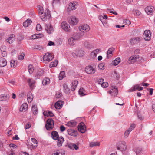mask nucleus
Masks as SVG:
<instances>
[{
  "instance_id": "14",
  "label": "nucleus",
  "mask_w": 155,
  "mask_h": 155,
  "mask_svg": "<svg viewBox=\"0 0 155 155\" xmlns=\"http://www.w3.org/2000/svg\"><path fill=\"white\" fill-rule=\"evenodd\" d=\"M85 124L83 122H81L78 126V130L81 133H84L86 131V127H84Z\"/></svg>"
},
{
  "instance_id": "29",
  "label": "nucleus",
  "mask_w": 155,
  "mask_h": 155,
  "mask_svg": "<svg viewBox=\"0 0 155 155\" xmlns=\"http://www.w3.org/2000/svg\"><path fill=\"white\" fill-rule=\"evenodd\" d=\"M76 39H75V37L70 38L68 41L69 44L71 46H73L75 45Z\"/></svg>"
},
{
  "instance_id": "9",
  "label": "nucleus",
  "mask_w": 155,
  "mask_h": 155,
  "mask_svg": "<svg viewBox=\"0 0 155 155\" xmlns=\"http://www.w3.org/2000/svg\"><path fill=\"white\" fill-rule=\"evenodd\" d=\"M69 22L71 25H76L78 22V19L75 16H71L70 19L69 20Z\"/></svg>"
},
{
  "instance_id": "20",
  "label": "nucleus",
  "mask_w": 155,
  "mask_h": 155,
  "mask_svg": "<svg viewBox=\"0 0 155 155\" xmlns=\"http://www.w3.org/2000/svg\"><path fill=\"white\" fill-rule=\"evenodd\" d=\"M45 29L49 34H51L53 31V28L50 24L46 25Z\"/></svg>"
},
{
  "instance_id": "22",
  "label": "nucleus",
  "mask_w": 155,
  "mask_h": 155,
  "mask_svg": "<svg viewBox=\"0 0 155 155\" xmlns=\"http://www.w3.org/2000/svg\"><path fill=\"white\" fill-rule=\"evenodd\" d=\"M10 98L9 95L8 94H3L0 95V101H6L9 100Z\"/></svg>"
},
{
  "instance_id": "8",
  "label": "nucleus",
  "mask_w": 155,
  "mask_h": 155,
  "mask_svg": "<svg viewBox=\"0 0 155 155\" xmlns=\"http://www.w3.org/2000/svg\"><path fill=\"white\" fill-rule=\"evenodd\" d=\"M85 71L88 74H93L96 71L91 66H87L85 68Z\"/></svg>"
},
{
  "instance_id": "24",
  "label": "nucleus",
  "mask_w": 155,
  "mask_h": 155,
  "mask_svg": "<svg viewBox=\"0 0 155 155\" xmlns=\"http://www.w3.org/2000/svg\"><path fill=\"white\" fill-rule=\"evenodd\" d=\"M27 81L30 88L33 89L34 86V84L35 82V81L32 79L29 78L28 79Z\"/></svg>"
},
{
  "instance_id": "32",
  "label": "nucleus",
  "mask_w": 155,
  "mask_h": 155,
  "mask_svg": "<svg viewBox=\"0 0 155 155\" xmlns=\"http://www.w3.org/2000/svg\"><path fill=\"white\" fill-rule=\"evenodd\" d=\"M68 147L71 149H74L76 150H77L78 149V146L75 144L73 143H69L68 144Z\"/></svg>"
},
{
  "instance_id": "5",
  "label": "nucleus",
  "mask_w": 155,
  "mask_h": 155,
  "mask_svg": "<svg viewBox=\"0 0 155 155\" xmlns=\"http://www.w3.org/2000/svg\"><path fill=\"white\" fill-rule=\"evenodd\" d=\"M53 58V57L51 54V53H46L43 57V60L44 61L49 62Z\"/></svg>"
},
{
  "instance_id": "25",
  "label": "nucleus",
  "mask_w": 155,
  "mask_h": 155,
  "mask_svg": "<svg viewBox=\"0 0 155 155\" xmlns=\"http://www.w3.org/2000/svg\"><path fill=\"white\" fill-rule=\"evenodd\" d=\"M57 140V146L58 147L62 146L64 141V138L62 137L61 136L58 138Z\"/></svg>"
},
{
  "instance_id": "15",
  "label": "nucleus",
  "mask_w": 155,
  "mask_h": 155,
  "mask_svg": "<svg viewBox=\"0 0 155 155\" xmlns=\"http://www.w3.org/2000/svg\"><path fill=\"white\" fill-rule=\"evenodd\" d=\"M143 89L142 87H140L139 85L138 84H137L133 86L132 88L129 89L128 91L129 92H131L135 91L136 90H138L140 91Z\"/></svg>"
},
{
  "instance_id": "44",
  "label": "nucleus",
  "mask_w": 155,
  "mask_h": 155,
  "mask_svg": "<svg viewBox=\"0 0 155 155\" xmlns=\"http://www.w3.org/2000/svg\"><path fill=\"white\" fill-rule=\"evenodd\" d=\"M31 141L32 142V143H31V144L33 146V145L34 147H36L37 145V141L36 140L35 138H31Z\"/></svg>"
},
{
  "instance_id": "28",
  "label": "nucleus",
  "mask_w": 155,
  "mask_h": 155,
  "mask_svg": "<svg viewBox=\"0 0 155 155\" xmlns=\"http://www.w3.org/2000/svg\"><path fill=\"white\" fill-rule=\"evenodd\" d=\"M7 65V62L5 58H0V67H4Z\"/></svg>"
},
{
  "instance_id": "55",
  "label": "nucleus",
  "mask_w": 155,
  "mask_h": 155,
  "mask_svg": "<svg viewBox=\"0 0 155 155\" xmlns=\"http://www.w3.org/2000/svg\"><path fill=\"white\" fill-rule=\"evenodd\" d=\"M101 86L103 87H107L108 86V84L107 82H103Z\"/></svg>"
},
{
  "instance_id": "30",
  "label": "nucleus",
  "mask_w": 155,
  "mask_h": 155,
  "mask_svg": "<svg viewBox=\"0 0 155 155\" xmlns=\"http://www.w3.org/2000/svg\"><path fill=\"white\" fill-rule=\"evenodd\" d=\"M51 137L54 140H57L60 137L59 136L58 133L56 131H53L51 133Z\"/></svg>"
},
{
  "instance_id": "53",
  "label": "nucleus",
  "mask_w": 155,
  "mask_h": 155,
  "mask_svg": "<svg viewBox=\"0 0 155 155\" xmlns=\"http://www.w3.org/2000/svg\"><path fill=\"white\" fill-rule=\"evenodd\" d=\"M25 55V54L23 53H21L18 57V60H23Z\"/></svg>"
},
{
  "instance_id": "51",
  "label": "nucleus",
  "mask_w": 155,
  "mask_h": 155,
  "mask_svg": "<svg viewBox=\"0 0 155 155\" xmlns=\"http://www.w3.org/2000/svg\"><path fill=\"white\" fill-rule=\"evenodd\" d=\"M130 132L131 131H130L127 129V130L124 133V137L125 138H127L128 136L130 133Z\"/></svg>"
},
{
  "instance_id": "54",
  "label": "nucleus",
  "mask_w": 155,
  "mask_h": 155,
  "mask_svg": "<svg viewBox=\"0 0 155 155\" xmlns=\"http://www.w3.org/2000/svg\"><path fill=\"white\" fill-rule=\"evenodd\" d=\"M107 10L109 11V13H112L116 15H117V12H114V11H112V10H113V11L114 10L113 8H112V9H110V8H107Z\"/></svg>"
},
{
  "instance_id": "43",
  "label": "nucleus",
  "mask_w": 155,
  "mask_h": 155,
  "mask_svg": "<svg viewBox=\"0 0 155 155\" xmlns=\"http://www.w3.org/2000/svg\"><path fill=\"white\" fill-rule=\"evenodd\" d=\"M65 76V73L64 71H61L59 74V80L62 79Z\"/></svg>"
},
{
  "instance_id": "38",
  "label": "nucleus",
  "mask_w": 155,
  "mask_h": 155,
  "mask_svg": "<svg viewBox=\"0 0 155 155\" xmlns=\"http://www.w3.org/2000/svg\"><path fill=\"white\" fill-rule=\"evenodd\" d=\"M84 35V33H82L77 34L74 36L75 39H76V40H79L81 38L83 37Z\"/></svg>"
},
{
  "instance_id": "11",
  "label": "nucleus",
  "mask_w": 155,
  "mask_h": 155,
  "mask_svg": "<svg viewBox=\"0 0 155 155\" xmlns=\"http://www.w3.org/2000/svg\"><path fill=\"white\" fill-rule=\"evenodd\" d=\"M151 33L150 30H146L144 31L143 37L144 39L147 41H149L150 39Z\"/></svg>"
},
{
  "instance_id": "40",
  "label": "nucleus",
  "mask_w": 155,
  "mask_h": 155,
  "mask_svg": "<svg viewBox=\"0 0 155 155\" xmlns=\"http://www.w3.org/2000/svg\"><path fill=\"white\" fill-rule=\"evenodd\" d=\"M58 63V61L57 60H55L54 61L50 63L49 67L50 68L55 67L57 66Z\"/></svg>"
},
{
  "instance_id": "61",
  "label": "nucleus",
  "mask_w": 155,
  "mask_h": 155,
  "mask_svg": "<svg viewBox=\"0 0 155 155\" xmlns=\"http://www.w3.org/2000/svg\"><path fill=\"white\" fill-rule=\"evenodd\" d=\"M99 68L100 69H104V65L103 63H101L99 64L98 65Z\"/></svg>"
},
{
  "instance_id": "4",
  "label": "nucleus",
  "mask_w": 155,
  "mask_h": 155,
  "mask_svg": "<svg viewBox=\"0 0 155 155\" xmlns=\"http://www.w3.org/2000/svg\"><path fill=\"white\" fill-rule=\"evenodd\" d=\"M79 30L83 32H87L89 31V26L86 24H82L79 27Z\"/></svg>"
},
{
  "instance_id": "39",
  "label": "nucleus",
  "mask_w": 155,
  "mask_h": 155,
  "mask_svg": "<svg viewBox=\"0 0 155 155\" xmlns=\"http://www.w3.org/2000/svg\"><path fill=\"white\" fill-rule=\"evenodd\" d=\"M64 91L65 93H68L70 91L69 88L68 87L67 85L64 83L63 85Z\"/></svg>"
},
{
  "instance_id": "21",
  "label": "nucleus",
  "mask_w": 155,
  "mask_h": 155,
  "mask_svg": "<svg viewBox=\"0 0 155 155\" xmlns=\"http://www.w3.org/2000/svg\"><path fill=\"white\" fill-rule=\"evenodd\" d=\"M67 132L68 134L71 136H76L77 135V131L74 129H68Z\"/></svg>"
},
{
  "instance_id": "57",
  "label": "nucleus",
  "mask_w": 155,
  "mask_h": 155,
  "mask_svg": "<svg viewBox=\"0 0 155 155\" xmlns=\"http://www.w3.org/2000/svg\"><path fill=\"white\" fill-rule=\"evenodd\" d=\"M11 63V67H13L14 68H15V62L14 60H12L10 62Z\"/></svg>"
},
{
  "instance_id": "19",
  "label": "nucleus",
  "mask_w": 155,
  "mask_h": 155,
  "mask_svg": "<svg viewBox=\"0 0 155 155\" xmlns=\"http://www.w3.org/2000/svg\"><path fill=\"white\" fill-rule=\"evenodd\" d=\"M63 101H58L56 102L54 105L56 109H59L61 108L63 105Z\"/></svg>"
},
{
  "instance_id": "47",
  "label": "nucleus",
  "mask_w": 155,
  "mask_h": 155,
  "mask_svg": "<svg viewBox=\"0 0 155 155\" xmlns=\"http://www.w3.org/2000/svg\"><path fill=\"white\" fill-rule=\"evenodd\" d=\"M85 91L83 88H81L79 91V94L81 96H84L85 95L84 94Z\"/></svg>"
},
{
  "instance_id": "2",
  "label": "nucleus",
  "mask_w": 155,
  "mask_h": 155,
  "mask_svg": "<svg viewBox=\"0 0 155 155\" xmlns=\"http://www.w3.org/2000/svg\"><path fill=\"white\" fill-rule=\"evenodd\" d=\"M54 120L52 118H49L47 121L45 127L47 130H50L54 127Z\"/></svg>"
},
{
  "instance_id": "10",
  "label": "nucleus",
  "mask_w": 155,
  "mask_h": 155,
  "mask_svg": "<svg viewBox=\"0 0 155 155\" xmlns=\"http://www.w3.org/2000/svg\"><path fill=\"white\" fill-rule=\"evenodd\" d=\"M61 26L62 29L65 31L70 32V29L68 28H70L69 25L66 22L64 21L62 22Z\"/></svg>"
},
{
  "instance_id": "26",
  "label": "nucleus",
  "mask_w": 155,
  "mask_h": 155,
  "mask_svg": "<svg viewBox=\"0 0 155 155\" xmlns=\"http://www.w3.org/2000/svg\"><path fill=\"white\" fill-rule=\"evenodd\" d=\"M76 53L74 54L79 57H82L84 55V52L81 49H78L76 51Z\"/></svg>"
},
{
  "instance_id": "60",
  "label": "nucleus",
  "mask_w": 155,
  "mask_h": 155,
  "mask_svg": "<svg viewBox=\"0 0 155 155\" xmlns=\"http://www.w3.org/2000/svg\"><path fill=\"white\" fill-rule=\"evenodd\" d=\"M135 127V124H131L130 128L128 129V130L131 131Z\"/></svg>"
},
{
  "instance_id": "34",
  "label": "nucleus",
  "mask_w": 155,
  "mask_h": 155,
  "mask_svg": "<svg viewBox=\"0 0 155 155\" xmlns=\"http://www.w3.org/2000/svg\"><path fill=\"white\" fill-rule=\"evenodd\" d=\"M32 111L34 115H36L37 114L38 110L36 105H34L32 106Z\"/></svg>"
},
{
  "instance_id": "6",
  "label": "nucleus",
  "mask_w": 155,
  "mask_h": 155,
  "mask_svg": "<svg viewBox=\"0 0 155 155\" xmlns=\"http://www.w3.org/2000/svg\"><path fill=\"white\" fill-rule=\"evenodd\" d=\"M44 71L41 69H39L37 70L35 75V79H37L41 78L44 74Z\"/></svg>"
},
{
  "instance_id": "45",
  "label": "nucleus",
  "mask_w": 155,
  "mask_h": 155,
  "mask_svg": "<svg viewBox=\"0 0 155 155\" xmlns=\"http://www.w3.org/2000/svg\"><path fill=\"white\" fill-rule=\"evenodd\" d=\"M67 124L68 126L73 127L76 125V123L74 121H70L68 122Z\"/></svg>"
},
{
  "instance_id": "63",
  "label": "nucleus",
  "mask_w": 155,
  "mask_h": 155,
  "mask_svg": "<svg viewBox=\"0 0 155 155\" xmlns=\"http://www.w3.org/2000/svg\"><path fill=\"white\" fill-rule=\"evenodd\" d=\"M60 129L61 132H63L65 130V127L63 125L61 126Z\"/></svg>"
},
{
  "instance_id": "64",
  "label": "nucleus",
  "mask_w": 155,
  "mask_h": 155,
  "mask_svg": "<svg viewBox=\"0 0 155 155\" xmlns=\"http://www.w3.org/2000/svg\"><path fill=\"white\" fill-rule=\"evenodd\" d=\"M84 45L86 48H90L89 45L87 42H84Z\"/></svg>"
},
{
  "instance_id": "62",
  "label": "nucleus",
  "mask_w": 155,
  "mask_h": 155,
  "mask_svg": "<svg viewBox=\"0 0 155 155\" xmlns=\"http://www.w3.org/2000/svg\"><path fill=\"white\" fill-rule=\"evenodd\" d=\"M60 1L59 0H54L52 3V5L53 6L54 5L59 3Z\"/></svg>"
},
{
  "instance_id": "50",
  "label": "nucleus",
  "mask_w": 155,
  "mask_h": 155,
  "mask_svg": "<svg viewBox=\"0 0 155 155\" xmlns=\"http://www.w3.org/2000/svg\"><path fill=\"white\" fill-rule=\"evenodd\" d=\"M5 33L4 31L2 29H0V40L2 39L4 37Z\"/></svg>"
},
{
  "instance_id": "48",
  "label": "nucleus",
  "mask_w": 155,
  "mask_h": 155,
  "mask_svg": "<svg viewBox=\"0 0 155 155\" xmlns=\"http://www.w3.org/2000/svg\"><path fill=\"white\" fill-rule=\"evenodd\" d=\"M38 12L39 14L44 13L43 8V7L40 5H39L38 6Z\"/></svg>"
},
{
  "instance_id": "36",
  "label": "nucleus",
  "mask_w": 155,
  "mask_h": 155,
  "mask_svg": "<svg viewBox=\"0 0 155 155\" xmlns=\"http://www.w3.org/2000/svg\"><path fill=\"white\" fill-rule=\"evenodd\" d=\"M27 99L28 102H31L32 101L33 98V96L32 95V94L31 92L28 93L27 95Z\"/></svg>"
},
{
  "instance_id": "3",
  "label": "nucleus",
  "mask_w": 155,
  "mask_h": 155,
  "mask_svg": "<svg viewBox=\"0 0 155 155\" xmlns=\"http://www.w3.org/2000/svg\"><path fill=\"white\" fill-rule=\"evenodd\" d=\"M78 6V4L76 2H72L70 3L67 8L68 11L71 10H74L76 9Z\"/></svg>"
},
{
  "instance_id": "46",
  "label": "nucleus",
  "mask_w": 155,
  "mask_h": 155,
  "mask_svg": "<svg viewBox=\"0 0 155 155\" xmlns=\"http://www.w3.org/2000/svg\"><path fill=\"white\" fill-rule=\"evenodd\" d=\"M28 71L31 74L33 73L34 71V68L33 67V66L32 65L30 64L28 66Z\"/></svg>"
},
{
  "instance_id": "17",
  "label": "nucleus",
  "mask_w": 155,
  "mask_h": 155,
  "mask_svg": "<svg viewBox=\"0 0 155 155\" xmlns=\"http://www.w3.org/2000/svg\"><path fill=\"white\" fill-rule=\"evenodd\" d=\"M154 10V7L152 6H148L145 9V12L148 15H150L151 13H152Z\"/></svg>"
},
{
  "instance_id": "7",
  "label": "nucleus",
  "mask_w": 155,
  "mask_h": 155,
  "mask_svg": "<svg viewBox=\"0 0 155 155\" xmlns=\"http://www.w3.org/2000/svg\"><path fill=\"white\" fill-rule=\"evenodd\" d=\"M139 58L138 55H134L130 57L128 60V62L129 64H134L137 60L139 59Z\"/></svg>"
},
{
  "instance_id": "56",
  "label": "nucleus",
  "mask_w": 155,
  "mask_h": 155,
  "mask_svg": "<svg viewBox=\"0 0 155 155\" xmlns=\"http://www.w3.org/2000/svg\"><path fill=\"white\" fill-rule=\"evenodd\" d=\"M6 47L5 45L1 46L0 48V52L6 51Z\"/></svg>"
},
{
  "instance_id": "59",
  "label": "nucleus",
  "mask_w": 155,
  "mask_h": 155,
  "mask_svg": "<svg viewBox=\"0 0 155 155\" xmlns=\"http://www.w3.org/2000/svg\"><path fill=\"white\" fill-rule=\"evenodd\" d=\"M97 56V54L93 51L91 53V56L93 58H95Z\"/></svg>"
},
{
  "instance_id": "12",
  "label": "nucleus",
  "mask_w": 155,
  "mask_h": 155,
  "mask_svg": "<svg viewBox=\"0 0 155 155\" xmlns=\"http://www.w3.org/2000/svg\"><path fill=\"white\" fill-rule=\"evenodd\" d=\"M127 149L126 143L124 141H122L120 143L119 146L117 147V149L121 151H124Z\"/></svg>"
},
{
  "instance_id": "27",
  "label": "nucleus",
  "mask_w": 155,
  "mask_h": 155,
  "mask_svg": "<svg viewBox=\"0 0 155 155\" xmlns=\"http://www.w3.org/2000/svg\"><path fill=\"white\" fill-rule=\"evenodd\" d=\"M114 49V48H110L107 52V58L108 59L110 58L113 55V51Z\"/></svg>"
},
{
  "instance_id": "31",
  "label": "nucleus",
  "mask_w": 155,
  "mask_h": 155,
  "mask_svg": "<svg viewBox=\"0 0 155 155\" xmlns=\"http://www.w3.org/2000/svg\"><path fill=\"white\" fill-rule=\"evenodd\" d=\"M78 84V81L77 80H74L72 82L71 89L72 91H74L75 90Z\"/></svg>"
},
{
  "instance_id": "49",
  "label": "nucleus",
  "mask_w": 155,
  "mask_h": 155,
  "mask_svg": "<svg viewBox=\"0 0 155 155\" xmlns=\"http://www.w3.org/2000/svg\"><path fill=\"white\" fill-rule=\"evenodd\" d=\"M142 149L140 148H137L135 149V151L136 153V155H139Z\"/></svg>"
},
{
  "instance_id": "58",
  "label": "nucleus",
  "mask_w": 155,
  "mask_h": 155,
  "mask_svg": "<svg viewBox=\"0 0 155 155\" xmlns=\"http://www.w3.org/2000/svg\"><path fill=\"white\" fill-rule=\"evenodd\" d=\"M42 28L40 24H37L36 27V29L37 31H39Z\"/></svg>"
},
{
  "instance_id": "18",
  "label": "nucleus",
  "mask_w": 155,
  "mask_h": 155,
  "mask_svg": "<svg viewBox=\"0 0 155 155\" xmlns=\"http://www.w3.org/2000/svg\"><path fill=\"white\" fill-rule=\"evenodd\" d=\"M15 40V36L14 34H12L10 35L8 38L6 40L7 42L10 44L13 43Z\"/></svg>"
},
{
  "instance_id": "41",
  "label": "nucleus",
  "mask_w": 155,
  "mask_h": 155,
  "mask_svg": "<svg viewBox=\"0 0 155 155\" xmlns=\"http://www.w3.org/2000/svg\"><path fill=\"white\" fill-rule=\"evenodd\" d=\"M50 80L48 78H44L42 81V84L45 85L48 84L50 83Z\"/></svg>"
},
{
  "instance_id": "35",
  "label": "nucleus",
  "mask_w": 155,
  "mask_h": 155,
  "mask_svg": "<svg viewBox=\"0 0 155 155\" xmlns=\"http://www.w3.org/2000/svg\"><path fill=\"white\" fill-rule=\"evenodd\" d=\"M120 61V59L119 58H117L112 61V64L113 65L116 66L118 65Z\"/></svg>"
},
{
  "instance_id": "33",
  "label": "nucleus",
  "mask_w": 155,
  "mask_h": 155,
  "mask_svg": "<svg viewBox=\"0 0 155 155\" xmlns=\"http://www.w3.org/2000/svg\"><path fill=\"white\" fill-rule=\"evenodd\" d=\"M31 22L32 21L30 19H28L23 23V25L24 27H27L30 25Z\"/></svg>"
},
{
  "instance_id": "37",
  "label": "nucleus",
  "mask_w": 155,
  "mask_h": 155,
  "mask_svg": "<svg viewBox=\"0 0 155 155\" xmlns=\"http://www.w3.org/2000/svg\"><path fill=\"white\" fill-rule=\"evenodd\" d=\"M63 153L64 152L61 150H57L52 155H63L64 153Z\"/></svg>"
},
{
  "instance_id": "52",
  "label": "nucleus",
  "mask_w": 155,
  "mask_h": 155,
  "mask_svg": "<svg viewBox=\"0 0 155 155\" xmlns=\"http://www.w3.org/2000/svg\"><path fill=\"white\" fill-rule=\"evenodd\" d=\"M21 106V108H23L25 110L28 108V104L26 103H24Z\"/></svg>"
},
{
  "instance_id": "42",
  "label": "nucleus",
  "mask_w": 155,
  "mask_h": 155,
  "mask_svg": "<svg viewBox=\"0 0 155 155\" xmlns=\"http://www.w3.org/2000/svg\"><path fill=\"white\" fill-rule=\"evenodd\" d=\"M90 146L91 147H93L94 146H99L100 145V142H91L90 143Z\"/></svg>"
},
{
  "instance_id": "16",
  "label": "nucleus",
  "mask_w": 155,
  "mask_h": 155,
  "mask_svg": "<svg viewBox=\"0 0 155 155\" xmlns=\"http://www.w3.org/2000/svg\"><path fill=\"white\" fill-rule=\"evenodd\" d=\"M140 40V38L139 37H134L131 38L130 41V44L132 45L138 43Z\"/></svg>"
},
{
  "instance_id": "23",
  "label": "nucleus",
  "mask_w": 155,
  "mask_h": 155,
  "mask_svg": "<svg viewBox=\"0 0 155 155\" xmlns=\"http://www.w3.org/2000/svg\"><path fill=\"white\" fill-rule=\"evenodd\" d=\"M107 16L106 15H101L99 17V19L102 22L103 25L104 26H105L106 25V23L105 21H103V20H107Z\"/></svg>"
},
{
  "instance_id": "1",
  "label": "nucleus",
  "mask_w": 155,
  "mask_h": 155,
  "mask_svg": "<svg viewBox=\"0 0 155 155\" xmlns=\"http://www.w3.org/2000/svg\"><path fill=\"white\" fill-rule=\"evenodd\" d=\"M40 17L42 20L44 21H47L48 18L51 17L50 12L48 9H46L44 13L39 14Z\"/></svg>"
},
{
  "instance_id": "13",
  "label": "nucleus",
  "mask_w": 155,
  "mask_h": 155,
  "mask_svg": "<svg viewBox=\"0 0 155 155\" xmlns=\"http://www.w3.org/2000/svg\"><path fill=\"white\" fill-rule=\"evenodd\" d=\"M109 94H110L112 96H116L118 93V90L117 87L115 86L112 90L108 91Z\"/></svg>"
}]
</instances>
